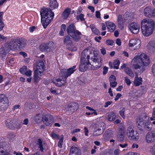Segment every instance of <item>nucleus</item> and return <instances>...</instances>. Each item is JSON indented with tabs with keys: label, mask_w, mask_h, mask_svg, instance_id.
<instances>
[{
	"label": "nucleus",
	"mask_w": 155,
	"mask_h": 155,
	"mask_svg": "<svg viewBox=\"0 0 155 155\" xmlns=\"http://www.w3.org/2000/svg\"><path fill=\"white\" fill-rule=\"evenodd\" d=\"M84 15L82 14H80L78 15L76 17V19L78 21L80 20L81 21H84L85 20V19L84 18Z\"/></svg>",
	"instance_id": "4c0bfd02"
},
{
	"label": "nucleus",
	"mask_w": 155,
	"mask_h": 155,
	"mask_svg": "<svg viewBox=\"0 0 155 155\" xmlns=\"http://www.w3.org/2000/svg\"><path fill=\"white\" fill-rule=\"evenodd\" d=\"M101 52V54L104 55L106 54V50L104 48H102L100 49Z\"/></svg>",
	"instance_id": "338daca9"
},
{
	"label": "nucleus",
	"mask_w": 155,
	"mask_h": 155,
	"mask_svg": "<svg viewBox=\"0 0 155 155\" xmlns=\"http://www.w3.org/2000/svg\"><path fill=\"white\" fill-rule=\"evenodd\" d=\"M14 59L13 58H11L8 61V64L9 65H12V64L14 63Z\"/></svg>",
	"instance_id": "774afa93"
},
{
	"label": "nucleus",
	"mask_w": 155,
	"mask_h": 155,
	"mask_svg": "<svg viewBox=\"0 0 155 155\" xmlns=\"http://www.w3.org/2000/svg\"><path fill=\"white\" fill-rule=\"evenodd\" d=\"M44 70V64L42 61H39L37 64L35 68V72L42 74Z\"/></svg>",
	"instance_id": "4468645a"
},
{
	"label": "nucleus",
	"mask_w": 155,
	"mask_h": 155,
	"mask_svg": "<svg viewBox=\"0 0 155 155\" xmlns=\"http://www.w3.org/2000/svg\"><path fill=\"white\" fill-rule=\"evenodd\" d=\"M50 91L54 95H59L60 92H59L58 90L56 89L55 87H51L50 89Z\"/></svg>",
	"instance_id": "72a5a7b5"
},
{
	"label": "nucleus",
	"mask_w": 155,
	"mask_h": 155,
	"mask_svg": "<svg viewBox=\"0 0 155 155\" xmlns=\"http://www.w3.org/2000/svg\"><path fill=\"white\" fill-rule=\"evenodd\" d=\"M41 75V74L40 73H36L34 72V81L35 82H38L40 79L41 78L39 76Z\"/></svg>",
	"instance_id": "473e14b6"
},
{
	"label": "nucleus",
	"mask_w": 155,
	"mask_h": 155,
	"mask_svg": "<svg viewBox=\"0 0 155 155\" xmlns=\"http://www.w3.org/2000/svg\"><path fill=\"white\" fill-rule=\"evenodd\" d=\"M152 72L153 75L155 77V64L152 66Z\"/></svg>",
	"instance_id": "052dcab7"
},
{
	"label": "nucleus",
	"mask_w": 155,
	"mask_h": 155,
	"mask_svg": "<svg viewBox=\"0 0 155 155\" xmlns=\"http://www.w3.org/2000/svg\"><path fill=\"white\" fill-rule=\"evenodd\" d=\"M42 119V116L40 114H37L35 117V121L38 123L40 122Z\"/></svg>",
	"instance_id": "c9c22d12"
},
{
	"label": "nucleus",
	"mask_w": 155,
	"mask_h": 155,
	"mask_svg": "<svg viewBox=\"0 0 155 155\" xmlns=\"http://www.w3.org/2000/svg\"><path fill=\"white\" fill-rule=\"evenodd\" d=\"M153 10L150 6H147L145 7L143 10L144 15L148 17H152Z\"/></svg>",
	"instance_id": "f3484780"
},
{
	"label": "nucleus",
	"mask_w": 155,
	"mask_h": 155,
	"mask_svg": "<svg viewBox=\"0 0 155 155\" xmlns=\"http://www.w3.org/2000/svg\"><path fill=\"white\" fill-rule=\"evenodd\" d=\"M149 117L146 114H143L137 117L136 119V125L139 130L143 129V126L145 122L149 120Z\"/></svg>",
	"instance_id": "423d86ee"
},
{
	"label": "nucleus",
	"mask_w": 155,
	"mask_h": 155,
	"mask_svg": "<svg viewBox=\"0 0 155 155\" xmlns=\"http://www.w3.org/2000/svg\"><path fill=\"white\" fill-rule=\"evenodd\" d=\"M20 42H18V47L19 48H22L24 47L25 45V40H23L22 39H20Z\"/></svg>",
	"instance_id": "58836bf2"
},
{
	"label": "nucleus",
	"mask_w": 155,
	"mask_h": 155,
	"mask_svg": "<svg viewBox=\"0 0 155 155\" xmlns=\"http://www.w3.org/2000/svg\"><path fill=\"white\" fill-rule=\"evenodd\" d=\"M120 64V62L118 60H115L114 62V68L116 69H118Z\"/></svg>",
	"instance_id": "79ce46f5"
},
{
	"label": "nucleus",
	"mask_w": 155,
	"mask_h": 155,
	"mask_svg": "<svg viewBox=\"0 0 155 155\" xmlns=\"http://www.w3.org/2000/svg\"><path fill=\"white\" fill-rule=\"evenodd\" d=\"M141 41L139 39L132 38L129 41L128 46L130 47H132L136 45V49H139L141 46Z\"/></svg>",
	"instance_id": "9b49d317"
},
{
	"label": "nucleus",
	"mask_w": 155,
	"mask_h": 155,
	"mask_svg": "<svg viewBox=\"0 0 155 155\" xmlns=\"http://www.w3.org/2000/svg\"><path fill=\"white\" fill-rule=\"evenodd\" d=\"M6 125L7 127L12 130L18 129L20 128V125L12 119H8L6 120Z\"/></svg>",
	"instance_id": "6e6552de"
},
{
	"label": "nucleus",
	"mask_w": 155,
	"mask_h": 155,
	"mask_svg": "<svg viewBox=\"0 0 155 155\" xmlns=\"http://www.w3.org/2000/svg\"><path fill=\"white\" fill-rule=\"evenodd\" d=\"M49 5L52 9H54L58 6V4L56 0H49Z\"/></svg>",
	"instance_id": "bb28decb"
},
{
	"label": "nucleus",
	"mask_w": 155,
	"mask_h": 155,
	"mask_svg": "<svg viewBox=\"0 0 155 155\" xmlns=\"http://www.w3.org/2000/svg\"><path fill=\"white\" fill-rule=\"evenodd\" d=\"M90 27L93 33L97 35H100V32L93 25H91Z\"/></svg>",
	"instance_id": "7c9ffc66"
},
{
	"label": "nucleus",
	"mask_w": 155,
	"mask_h": 155,
	"mask_svg": "<svg viewBox=\"0 0 155 155\" xmlns=\"http://www.w3.org/2000/svg\"><path fill=\"white\" fill-rule=\"evenodd\" d=\"M116 77L114 75H112L110 77L109 81L110 82H114L116 81Z\"/></svg>",
	"instance_id": "de8ad7c7"
},
{
	"label": "nucleus",
	"mask_w": 155,
	"mask_h": 155,
	"mask_svg": "<svg viewBox=\"0 0 155 155\" xmlns=\"http://www.w3.org/2000/svg\"><path fill=\"white\" fill-rule=\"evenodd\" d=\"M150 152L153 154H155V144L153 147H150Z\"/></svg>",
	"instance_id": "5fc2aeb1"
},
{
	"label": "nucleus",
	"mask_w": 155,
	"mask_h": 155,
	"mask_svg": "<svg viewBox=\"0 0 155 155\" xmlns=\"http://www.w3.org/2000/svg\"><path fill=\"white\" fill-rule=\"evenodd\" d=\"M105 124L103 122H101L99 124V127H102V130L101 128H98L97 130H95L94 134L96 136H98L101 134L103 133V131L104 130Z\"/></svg>",
	"instance_id": "412c9836"
},
{
	"label": "nucleus",
	"mask_w": 155,
	"mask_h": 155,
	"mask_svg": "<svg viewBox=\"0 0 155 155\" xmlns=\"http://www.w3.org/2000/svg\"><path fill=\"white\" fill-rule=\"evenodd\" d=\"M150 63L149 58L144 53L135 56L131 62L133 68L137 69L140 73H142Z\"/></svg>",
	"instance_id": "f03ea898"
},
{
	"label": "nucleus",
	"mask_w": 155,
	"mask_h": 155,
	"mask_svg": "<svg viewBox=\"0 0 155 155\" xmlns=\"http://www.w3.org/2000/svg\"><path fill=\"white\" fill-rule=\"evenodd\" d=\"M68 33L71 37L75 41H78L80 39L79 36L81 35V32L76 30L74 25L71 24L68 27L67 29Z\"/></svg>",
	"instance_id": "39448f33"
},
{
	"label": "nucleus",
	"mask_w": 155,
	"mask_h": 155,
	"mask_svg": "<svg viewBox=\"0 0 155 155\" xmlns=\"http://www.w3.org/2000/svg\"><path fill=\"white\" fill-rule=\"evenodd\" d=\"M64 43L66 45H68L71 43V40L70 37L69 36H66L64 41Z\"/></svg>",
	"instance_id": "a19ab883"
},
{
	"label": "nucleus",
	"mask_w": 155,
	"mask_h": 155,
	"mask_svg": "<svg viewBox=\"0 0 155 155\" xmlns=\"http://www.w3.org/2000/svg\"><path fill=\"white\" fill-rule=\"evenodd\" d=\"M142 78H139L137 75H136L134 81V86H138L142 84Z\"/></svg>",
	"instance_id": "393cba45"
},
{
	"label": "nucleus",
	"mask_w": 155,
	"mask_h": 155,
	"mask_svg": "<svg viewBox=\"0 0 155 155\" xmlns=\"http://www.w3.org/2000/svg\"><path fill=\"white\" fill-rule=\"evenodd\" d=\"M25 74L28 77H30L32 74V71L31 70H27Z\"/></svg>",
	"instance_id": "4d7b16f0"
},
{
	"label": "nucleus",
	"mask_w": 155,
	"mask_h": 155,
	"mask_svg": "<svg viewBox=\"0 0 155 155\" xmlns=\"http://www.w3.org/2000/svg\"><path fill=\"white\" fill-rule=\"evenodd\" d=\"M78 105L75 103H73L71 105H69L66 108V110L68 111L72 112L75 110L78 109Z\"/></svg>",
	"instance_id": "5701e85b"
},
{
	"label": "nucleus",
	"mask_w": 155,
	"mask_h": 155,
	"mask_svg": "<svg viewBox=\"0 0 155 155\" xmlns=\"http://www.w3.org/2000/svg\"><path fill=\"white\" fill-rule=\"evenodd\" d=\"M141 28L143 34L148 37L153 33L154 27V21L151 19L144 18L141 22Z\"/></svg>",
	"instance_id": "7ed1b4c3"
},
{
	"label": "nucleus",
	"mask_w": 155,
	"mask_h": 155,
	"mask_svg": "<svg viewBox=\"0 0 155 155\" xmlns=\"http://www.w3.org/2000/svg\"><path fill=\"white\" fill-rule=\"evenodd\" d=\"M108 68L106 66H104L103 68V74H106L108 71Z\"/></svg>",
	"instance_id": "13d9d810"
},
{
	"label": "nucleus",
	"mask_w": 155,
	"mask_h": 155,
	"mask_svg": "<svg viewBox=\"0 0 155 155\" xmlns=\"http://www.w3.org/2000/svg\"><path fill=\"white\" fill-rule=\"evenodd\" d=\"M111 137V136L109 134L107 133L104 134L103 135V139L104 140H106L108 138H109Z\"/></svg>",
	"instance_id": "864d4df0"
},
{
	"label": "nucleus",
	"mask_w": 155,
	"mask_h": 155,
	"mask_svg": "<svg viewBox=\"0 0 155 155\" xmlns=\"http://www.w3.org/2000/svg\"><path fill=\"white\" fill-rule=\"evenodd\" d=\"M42 120L44 124L47 126H51L54 121L52 117L48 119L45 116L42 118Z\"/></svg>",
	"instance_id": "6ab92c4d"
},
{
	"label": "nucleus",
	"mask_w": 155,
	"mask_h": 155,
	"mask_svg": "<svg viewBox=\"0 0 155 155\" xmlns=\"http://www.w3.org/2000/svg\"><path fill=\"white\" fill-rule=\"evenodd\" d=\"M129 28L132 33L137 34L140 31V25L137 23H133L130 25Z\"/></svg>",
	"instance_id": "ddd939ff"
},
{
	"label": "nucleus",
	"mask_w": 155,
	"mask_h": 155,
	"mask_svg": "<svg viewBox=\"0 0 155 155\" xmlns=\"http://www.w3.org/2000/svg\"><path fill=\"white\" fill-rule=\"evenodd\" d=\"M20 42L19 38H17L13 39L8 44H6L9 50H15L18 47V42Z\"/></svg>",
	"instance_id": "9d476101"
},
{
	"label": "nucleus",
	"mask_w": 155,
	"mask_h": 155,
	"mask_svg": "<svg viewBox=\"0 0 155 155\" xmlns=\"http://www.w3.org/2000/svg\"><path fill=\"white\" fill-rule=\"evenodd\" d=\"M101 39V36L97 37L96 36L95 37L94 40L97 42L99 43L100 42V40Z\"/></svg>",
	"instance_id": "69168bd1"
},
{
	"label": "nucleus",
	"mask_w": 155,
	"mask_h": 155,
	"mask_svg": "<svg viewBox=\"0 0 155 155\" xmlns=\"http://www.w3.org/2000/svg\"><path fill=\"white\" fill-rule=\"evenodd\" d=\"M155 119V108H153L152 110V116L150 117V119L151 120H154Z\"/></svg>",
	"instance_id": "a18cd8bd"
},
{
	"label": "nucleus",
	"mask_w": 155,
	"mask_h": 155,
	"mask_svg": "<svg viewBox=\"0 0 155 155\" xmlns=\"http://www.w3.org/2000/svg\"><path fill=\"white\" fill-rule=\"evenodd\" d=\"M113 153L115 155H119L120 153V150L118 149H115L114 150Z\"/></svg>",
	"instance_id": "6e6d98bb"
},
{
	"label": "nucleus",
	"mask_w": 155,
	"mask_h": 155,
	"mask_svg": "<svg viewBox=\"0 0 155 155\" xmlns=\"http://www.w3.org/2000/svg\"><path fill=\"white\" fill-rule=\"evenodd\" d=\"M114 43V42L113 40L110 39L107 40L106 42V44L107 45L110 46L113 45Z\"/></svg>",
	"instance_id": "3c124183"
},
{
	"label": "nucleus",
	"mask_w": 155,
	"mask_h": 155,
	"mask_svg": "<svg viewBox=\"0 0 155 155\" xmlns=\"http://www.w3.org/2000/svg\"><path fill=\"white\" fill-rule=\"evenodd\" d=\"M51 137L54 139H58L59 138L58 135L54 132L51 133Z\"/></svg>",
	"instance_id": "603ef678"
},
{
	"label": "nucleus",
	"mask_w": 155,
	"mask_h": 155,
	"mask_svg": "<svg viewBox=\"0 0 155 155\" xmlns=\"http://www.w3.org/2000/svg\"><path fill=\"white\" fill-rule=\"evenodd\" d=\"M37 144L38 146V147L42 152L43 151V144L42 142L40 139H39L37 141Z\"/></svg>",
	"instance_id": "e433bc0d"
},
{
	"label": "nucleus",
	"mask_w": 155,
	"mask_h": 155,
	"mask_svg": "<svg viewBox=\"0 0 155 155\" xmlns=\"http://www.w3.org/2000/svg\"><path fill=\"white\" fill-rule=\"evenodd\" d=\"M146 140L148 143L154 141L155 140V132L152 131L148 132L146 136Z\"/></svg>",
	"instance_id": "2eb2a0df"
},
{
	"label": "nucleus",
	"mask_w": 155,
	"mask_h": 155,
	"mask_svg": "<svg viewBox=\"0 0 155 155\" xmlns=\"http://www.w3.org/2000/svg\"><path fill=\"white\" fill-rule=\"evenodd\" d=\"M125 111V108H122V110L119 111V114L124 119L125 118V117L124 115V112Z\"/></svg>",
	"instance_id": "09e8293b"
},
{
	"label": "nucleus",
	"mask_w": 155,
	"mask_h": 155,
	"mask_svg": "<svg viewBox=\"0 0 155 155\" xmlns=\"http://www.w3.org/2000/svg\"><path fill=\"white\" fill-rule=\"evenodd\" d=\"M124 81L127 84L128 86H130L131 84L130 80L127 77L124 78Z\"/></svg>",
	"instance_id": "8fccbe9b"
},
{
	"label": "nucleus",
	"mask_w": 155,
	"mask_h": 155,
	"mask_svg": "<svg viewBox=\"0 0 155 155\" xmlns=\"http://www.w3.org/2000/svg\"><path fill=\"white\" fill-rule=\"evenodd\" d=\"M47 45L48 52H50L54 50L56 48L55 45L53 42L50 41L47 43Z\"/></svg>",
	"instance_id": "a878e982"
},
{
	"label": "nucleus",
	"mask_w": 155,
	"mask_h": 155,
	"mask_svg": "<svg viewBox=\"0 0 155 155\" xmlns=\"http://www.w3.org/2000/svg\"><path fill=\"white\" fill-rule=\"evenodd\" d=\"M112 103V101H108L105 103V105L104 106V107H107L108 106L110 105Z\"/></svg>",
	"instance_id": "0e129e2a"
},
{
	"label": "nucleus",
	"mask_w": 155,
	"mask_h": 155,
	"mask_svg": "<svg viewBox=\"0 0 155 155\" xmlns=\"http://www.w3.org/2000/svg\"><path fill=\"white\" fill-rule=\"evenodd\" d=\"M66 79L62 77V78H58L55 79H54L52 81V82L55 85L58 87H60L64 85L65 83Z\"/></svg>",
	"instance_id": "a211bd4d"
},
{
	"label": "nucleus",
	"mask_w": 155,
	"mask_h": 155,
	"mask_svg": "<svg viewBox=\"0 0 155 155\" xmlns=\"http://www.w3.org/2000/svg\"><path fill=\"white\" fill-rule=\"evenodd\" d=\"M0 155H11V154L6 150H3L0 148Z\"/></svg>",
	"instance_id": "37998d69"
},
{
	"label": "nucleus",
	"mask_w": 155,
	"mask_h": 155,
	"mask_svg": "<svg viewBox=\"0 0 155 155\" xmlns=\"http://www.w3.org/2000/svg\"><path fill=\"white\" fill-rule=\"evenodd\" d=\"M116 44L118 46H120L121 44V40L119 38L117 39L116 40Z\"/></svg>",
	"instance_id": "bf43d9fd"
},
{
	"label": "nucleus",
	"mask_w": 155,
	"mask_h": 155,
	"mask_svg": "<svg viewBox=\"0 0 155 155\" xmlns=\"http://www.w3.org/2000/svg\"><path fill=\"white\" fill-rule=\"evenodd\" d=\"M86 108L89 110L93 111V112H92V113L94 114V115H97V113L96 112V110L93 109V108H92L88 106L86 107Z\"/></svg>",
	"instance_id": "49530a36"
},
{
	"label": "nucleus",
	"mask_w": 155,
	"mask_h": 155,
	"mask_svg": "<svg viewBox=\"0 0 155 155\" xmlns=\"http://www.w3.org/2000/svg\"><path fill=\"white\" fill-rule=\"evenodd\" d=\"M9 103L8 98L5 95H0V110H2L7 109Z\"/></svg>",
	"instance_id": "0eeeda50"
},
{
	"label": "nucleus",
	"mask_w": 155,
	"mask_h": 155,
	"mask_svg": "<svg viewBox=\"0 0 155 155\" xmlns=\"http://www.w3.org/2000/svg\"><path fill=\"white\" fill-rule=\"evenodd\" d=\"M117 85L116 82H110V85L111 87H115Z\"/></svg>",
	"instance_id": "e2e57ef3"
},
{
	"label": "nucleus",
	"mask_w": 155,
	"mask_h": 155,
	"mask_svg": "<svg viewBox=\"0 0 155 155\" xmlns=\"http://www.w3.org/2000/svg\"><path fill=\"white\" fill-rule=\"evenodd\" d=\"M152 125L150 122L148 120L146 121L143 126L145 129L147 130H150L152 128Z\"/></svg>",
	"instance_id": "c85d7f7f"
},
{
	"label": "nucleus",
	"mask_w": 155,
	"mask_h": 155,
	"mask_svg": "<svg viewBox=\"0 0 155 155\" xmlns=\"http://www.w3.org/2000/svg\"><path fill=\"white\" fill-rule=\"evenodd\" d=\"M91 56V60L93 61L92 65L94 69H97L101 67L102 63V58L99 55L97 51H94L93 54L91 51L87 49L84 50L81 55V64L79 66V70L81 72H84L86 70L90 65L89 60V57Z\"/></svg>",
	"instance_id": "f257e3e1"
},
{
	"label": "nucleus",
	"mask_w": 155,
	"mask_h": 155,
	"mask_svg": "<svg viewBox=\"0 0 155 155\" xmlns=\"http://www.w3.org/2000/svg\"><path fill=\"white\" fill-rule=\"evenodd\" d=\"M76 67V66L74 65L72 67L67 69H63L61 71V77L66 79L68 77L74 72L75 70Z\"/></svg>",
	"instance_id": "1a4fd4ad"
},
{
	"label": "nucleus",
	"mask_w": 155,
	"mask_h": 155,
	"mask_svg": "<svg viewBox=\"0 0 155 155\" xmlns=\"http://www.w3.org/2000/svg\"><path fill=\"white\" fill-rule=\"evenodd\" d=\"M39 49L41 51L47 52V43H42L39 46Z\"/></svg>",
	"instance_id": "c756f323"
},
{
	"label": "nucleus",
	"mask_w": 155,
	"mask_h": 155,
	"mask_svg": "<svg viewBox=\"0 0 155 155\" xmlns=\"http://www.w3.org/2000/svg\"><path fill=\"white\" fill-rule=\"evenodd\" d=\"M3 12H0V31H1L4 25L3 23L2 22V16L3 15Z\"/></svg>",
	"instance_id": "ea45409f"
},
{
	"label": "nucleus",
	"mask_w": 155,
	"mask_h": 155,
	"mask_svg": "<svg viewBox=\"0 0 155 155\" xmlns=\"http://www.w3.org/2000/svg\"><path fill=\"white\" fill-rule=\"evenodd\" d=\"M121 95H122L118 93L117 94L115 97L114 99L115 101H116L118 100L119 99V98L121 97Z\"/></svg>",
	"instance_id": "680f3d73"
},
{
	"label": "nucleus",
	"mask_w": 155,
	"mask_h": 155,
	"mask_svg": "<svg viewBox=\"0 0 155 155\" xmlns=\"http://www.w3.org/2000/svg\"><path fill=\"white\" fill-rule=\"evenodd\" d=\"M115 117L114 114L113 112H111L108 115V119L110 121H112L115 119Z\"/></svg>",
	"instance_id": "f704fd0d"
},
{
	"label": "nucleus",
	"mask_w": 155,
	"mask_h": 155,
	"mask_svg": "<svg viewBox=\"0 0 155 155\" xmlns=\"http://www.w3.org/2000/svg\"><path fill=\"white\" fill-rule=\"evenodd\" d=\"M9 50L6 44L0 49V57L3 58L6 57V54L8 53Z\"/></svg>",
	"instance_id": "aec40b11"
},
{
	"label": "nucleus",
	"mask_w": 155,
	"mask_h": 155,
	"mask_svg": "<svg viewBox=\"0 0 155 155\" xmlns=\"http://www.w3.org/2000/svg\"><path fill=\"white\" fill-rule=\"evenodd\" d=\"M117 24L119 28L122 29L124 28V20L121 15H119L117 18Z\"/></svg>",
	"instance_id": "b1692460"
},
{
	"label": "nucleus",
	"mask_w": 155,
	"mask_h": 155,
	"mask_svg": "<svg viewBox=\"0 0 155 155\" xmlns=\"http://www.w3.org/2000/svg\"><path fill=\"white\" fill-rule=\"evenodd\" d=\"M124 71L125 73L130 77H134V74L130 68L128 67L126 68L125 69Z\"/></svg>",
	"instance_id": "2f4dec72"
},
{
	"label": "nucleus",
	"mask_w": 155,
	"mask_h": 155,
	"mask_svg": "<svg viewBox=\"0 0 155 155\" xmlns=\"http://www.w3.org/2000/svg\"><path fill=\"white\" fill-rule=\"evenodd\" d=\"M71 12V9L69 8L65 9L63 12L62 14L63 18L64 19H67L70 14Z\"/></svg>",
	"instance_id": "cd10ccee"
},
{
	"label": "nucleus",
	"mask_w": 155,
	"mask_h": 155,
	"mask_svg": "<svg viewBox=\"0 0 155 155\" xmlns=\"http://www.w3.org/2000/svg\"><path fill=\"white\" fill-rule=\"evenodd\" d=\"M107 27L108 31L110 32H113L115 29V25L111 21H107L106 22Z\"/></svg>",
	"instance_id": "4be33fe9"
},
{
	"label": "nucleus",
	"mask_w": 155,
	"mask_h": 155,
	"mask_svg": "<svg viewBox=\"0 0 155 155\" xmlns=\"http://www.w3.org/2000/svg\"><path fill=\"white\" fill-rule=\"evenodd\" d=\"M27 71V67L26 66H23L20 69V71L22 74H25Z\"/></svg>",
	"instance_id": "c03bdc74"
},
{
	"label": "nucleus",
	"mask_w": 155,
	"mask_h": 155,
	"mask_svg": "<svg viewBox=\"0 0 155 155\" xmlns=\"http://www.w3.org/2000/svg\"><path fill=\"white\" fill-rule=\"evenodd\" d=\"M135 131V130L134 129L132 126H130L127 130V135L128 138L130 140H137V136L135 137L133 136V134Z\"/></svg>",
	"instance_id": "f8f14e48"
},
{
	"label": "nucleus",
	"mask_w": 155,
	"mask_h": 155,
	"mask_svg": "<svg viewBox=\"0 0 155 155\" xmlns=\"http://www.w3.org/2000/svg\"><path fill=\"white\" fill-rule=\"evenodd\" d=\"M81 150L79 148L74 146L71 147L70 151V155H81Z\"/></svg>",
	"instance_id": "dca6fc26"
},
{
	"label": "nucleus",
	"mask_w": 155,
	"mask_h": 155,
	"mask_svg": "<svg viewBox=\"0 0 155 155\" xmlns=\"http://www.w3.org/2000/svg\"><path fill=\"white\" fill-rule=\"evenodd\" d=\"M40 12L41 22L46 28L53 19L54 14L51 10L44 8L41 9Z\"/></svg>",
	"instance_id": "20e7f679"
}]
</instances>
